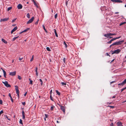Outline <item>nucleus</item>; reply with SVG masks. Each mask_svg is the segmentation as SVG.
Wrapping results in <instances>:
<instances>
[{
	"mask_svg": "<svg viewBox=\"0 0 126 126\" xmlns=\"http://www.w3.org/2000/svg\"><path fill=\"white\" fill-rule=\"evenodd\" d=\"M19 123L20 124L23 125V123L22 120L21 119H20L19 121Z\"/></svg>",
	"mask_w": 126,
	"mask_h": 126,
	"instance_id": "7c9ffc66",
	"label": "nucleus"
},
{
	"mask_svg": "<svg viewBox=\"0 0 126 126\" xmlns=\"http://www.w3.org/2000/svg\"><path fill=\"white\" fill-rule=\"evenodd\" d=\"M1 69L3 71V73L4 76L5 78H6V72L5 71V70H4L3 69H2V68H1Z\"/></svg>",
	"mask_w": 126,
	"mask_h": 126,
	"instance_id": "9d476101",
	"label": "nucleus"
},
{
	"mask_svg": "<svg viewBox=\"0 0 126 126\" xmlns=\"http://www.w3.org/2000/svg\"><path fill=\"white\" fill-rule=\"evenodd\" d=\"M37 69H38V68L37 67H35V71H37Z\"/></svg>",
	"mask_w": 126,
	"mask_h": 126,
	"instance_id": "680f3d73",
	"label": "nucleus"
},
{
	"mask_svg": "<svg viewBox=\"0 0 126 126\" xmlns=\"http://www.w3.org/2000/svg\"><path fill=\"white\" fill-rule=\"evenodd\" d=\"M34 18V17L32 16L31 19H30L29 21L27 22V24H28L31 23L33 21Z\"/></svg>",
	"mask_w": 126,
	"mask_h": 126,
	"instance_id": "7ed1b4c3",
	"label": "nucleus"
},
{
	"mask_svg": "<svg viewBox=\"0 0 126 126\" xmlns=\"http://www.w3.org/2000/svg\"><path fill=\"white\" fill-rule=\"evenodd\" d=\"M39 80L40 81V82H41V85L42 86L43 84V82L42 80V79H39Z\"/></svg>",
	"mask_w": 126,
	"mask_h": 126,
	"instance_id": "4be33fe9",
	"label": "nucleus"
},
{
	"mask_svg": "<svg viewBox=\"0 0 126 126\" xmlns=\"http://www.w3.org/2000/svg\"><path fill=\"white\" fill-rule=\"evenodd\" d=\"M27 16L28 18H30V15L29 13H28L27 14Z\"/></svg>",
	"mask_w": 126,
	"mask_h": 126,
	"instance_id": "b1692460",
	"label": "nucleus"
},
{
	"mask_svg": "<svg viewBox=\"0 0 126 126\" xmlns=\"http://www.w3.org/2000/svg\"><path fill=\"white\" fill-rule=\"evenodd\" d=\"M55 107V106H53L52 105L51 107L50 108V110H53L54 109V108Z\"/></svg>",
	"mask_w": 126,
	"mask_h": 126,
	"instance_id": "aec40b11",
	"label": "nucleus"
},
{
	"mask_svg": "<svg viewBox=\"0 0 126 126\" xmlns=\"http://www.w3.org/2000/svg\"><path fill=\"white\" fill-rule=\"evenodd\" d=\"M17 94V95L18 98H19V94Z\"/></svg>",
	"mask_w": 126,
	"mask_h": 126,
	"instance_id": "0e129e2a",
	"label": "nucleus"
},
{
	"mask_svg": "<svg viewBox=\"0 0 126 126\" xmlns=\"http://www.w3.org/2000/svg\"><path fill=\"white\" fill-rule=\"evenodd\" d=\"M121 37V36H119L118 37H117L116 38V39H118L120 38Z\"/></svg>",
	"mask_w": 126,
	"mask_h": 126,
	"instance_id": "052dcab7",
	"label": "nucleus"
},
{
	"mask_svg": "<svg viewBox=\"0 0 126 126\" xmlns=\"http://www.w3.org/2000/svg\"><path fill=\"white\" fill-rule=\"evenodd\" d=\"M124 40H121L119 41L118 42H116L117 45L121 44L123 42H124Z\"/></svg>",
	"mask_w": 126,
	"mask_h": 126,
	"instance_id": "0eeeda50",
	"label": "nucleus"
},
{
	"mask_svg": "<svg viewBox=\"0 0 126 126\" xmlns=\"http://www.w3.org/2000/svg\"><path fill=\"white\" fill-rule=\"evenodd\" d=\"M124 83H123V82H122L120 83H119L118 84V85H124Z\"/></svg>",
	"mask_w": 126,
	"mask_h": 126,
	"instance_id": "a878e982",
	"label": "nucleus"
},
{
	"mask_svg": "<svg viewBox=\"0 0 126 126\" xmlns=\"http://www.w3.org/2000/svg\"><path fill=\"white\" fill-rule=\"evenodd\" d=\"M112 41L111 40L109 42H107V43L108 44H110L111 42Z\"/></svg>",
	"mask_w": 126,
	"mask_h": 126,
	"instance_id": "c03bdc74",
	"label": "nucleus"
},
{
	"mask_svg": "<svg viewBox=\"0 0 126 126\" xmlns=\"http://www.w3.org/2000/svg\"><path fill=\"white\" fill-rule=\"evenodd\" d=\"M9 19L8 18H4L3 19H1L0 20V21H5L8 20Z\"/></svg>",
	"mask_w": 126,
	"mask_h": 126,
	"instance_id": "423d86ee",
	"label": "nucleus"
},
{
	"mask_svg": "<svg viewBox=\"0 0 126 126\" xmlns=\"http://www.w3.org/2000/svg\"><path fill=\"white\" fill-rule=\"evenodd\" d=\"M16 94H18L19 93V90H16Z\"/></svg>",
	"mask_w": 126,
	"mask_h": 126,
	"instance_id": "37998d69",
	"label": "nucleus"
},
{
	"mask_svg": "<svg viewBox=\"0 0 126 126\" xmlns=\"http://www.w3.org/2000/svg\"><path fill=\"white\" fill-rule=\"evenodd\" d=\"M25 115H22V119H25Z\"/></svg>",
	"mask_w": 126,
	"mask_h": 126,
	"instance_id": "3c124183",
	"label": "nucleus"
},
{
	"mask_svg": "<svg viewBox=\"0 0 126 126\" xmlns=\"http://www.w3.org/2000/svg\"><path fill=\"white\" fill-rule=\"evenodd\" d=\"M104 36L108 38L109 36V33L107 34H105L104 35Z\"/></svg>",
	"mask_w": 126,
	"mask_h": 126,
	"instance_id": "dca6fc26",
	"label": "nucleus"
},
{
	"mask_svg": "<svg viewBox=\"0 0 126 126\" xmlns=\"http://www.w3.org/2000/svg\"><path fill=\"white\" fill-rule=\"evenodd\" d=\"M61 83L62 85L64 86L66 85V83L64 82H61Z\"/></svg>",
	"mask_w": 126,
	"mask_h": 126,
	"instance_id": "393cba45",
	"label": "nucleus"
},
{
	"mask_svg": "<svg viewBox=\"0 0 126 126\" xmlns=\"http://www.w3.org/2000/svg\"><path fill=\"white\" fill-rule=\"evenodd\" d=\"M2 102H3L0 99V104H2Z\"/></svg>",
	"mask_w": 126,
	"mask_h": 126,
	"instance_id": "a19ab883",
	"label": "nucleus"
},
{
	"mask_svg": "<svg viewBox=\"0 0 126 126\" xmlns=\"http://www.w3.org/2000/svg\"><path fill=\"white\" fill-rule=\"evenodd\" d=\"M116 35V34L114 33V34H112L111 33H109V36H112V35Z\"/></svg>",
	"mask_w": 126,
	"mask_h": 126,
	"instance_id": "c85d7f7f",
	"label": "nucleus"
},
{
	"mask_svg": "<svg viewBox=\"0 0 126 126\" xmlns=\"http://www.w3.org/2000/svg\"><path fill=\"white\" fill-rule=\"evenodd\" d=\"M30 28H27V29H26L25 30H24L23 31H22V32H20L19 33L20 34H21V33H23V32H26L28 30H30Z\"/></svg>",
	"mask_w": 126,
	"mask_h": 126,
	"instance_id": "9b49d317",
	"label": "nucleus"
},
{
	"mask_svg": "<svg viewBox=\"0 0 126 126\" xmlns=\"http://www.w3.org/2000/svg\"><path fill=\"white\" fill-rule=\"evenodd\" d=\"M18 78L19 80H21L22 79L21 77L19 76H18Z\"/></svg>",
	"mask_w": 126,
	"mask_h": 126,
	"instance_id": "72a5a7b5",
	"label": "nucleus"
},
{
	"mask_svg": "<svg viewBox=\"0 0 126 126\" xmlns=\"http://www.w3.org/2000/svg\"><path fill=\"white\" fill-rule=\"evenodd\" d=\"M30 84H32V81L31 80H30Z\"/></svg>",
	"mask_w": 126,
	"mask_h": 126,
	"instance_id": "49530a36",
	"label": "nucleus"
},
{
	"mask_svg": "<svg viewBox=\"0 0 126 126\" xmlns=\"http://www.w3.org/2000/svg\"><path fill=\"white\" fill-rule=\"evenodd\" d=\"M52 90H50V95H51V94H52Z\"/></svg>",
	"mask_w": 126,
	"mask_h": 126,
	"instance_id": "6e6d98bb",
	"label": "nucleus"
},
{
	"mask_svg": "<svg viewBox=\"0 0 126 126\" xmlns=\"http://www.w3.org/2000/svg\"><path fill=\"white\" fill-rule=\"evenodd\" d=\"M56 92L57 94L58 95H60V93L58 92L57 90H56Z\"/></svg>",
	"mask_w": 126,
	"mask_h": 126,
	"instance_id": "6ab92c4d",
	"label": "nucleus"
},
{
	"mask_svg": "<svg viewBox=\"0 0 126 126\" xmlns=\"http://www.w3.org/2000/svg\"><path fill=\"white\" fill-rule=\"evenodd\" d=\"M35 71L36 72V75L37 77L38 76V73L37 72V71Z\"/></svg>",
	"mask_w": 126,
	"mask_h": 126,
	"instance_id": "4c0bfd02",
	"label": "nucleus"
},
{
	"mask_svg": "<svg viewBox=\"0 0 126 126\" xmlns=\"http://www.w3.org/2000/svg\"><path fill=\"white\" fill-rule=\"evenodd\" d=\"M50 98L51 100H52L53 101V100L52 98V97L51 95H50Z\"/></svg>",
	"mask_w": 126,
	"mask_h": 126,
	"instance_id": "473e14b6",
	"label": "nucleus"
},
{
	"mask_svg": "<svg viewBox=\"0 0 126 126\" xmlns=\"http://www.w3.org/2000/svg\"><path fill=\"white\" fill-rule=\"evenodd\" d=\"M16 18L15 19H13L12 21V22H15V20H16Z\"/></svg>",
	"mask_w": 126,
	"mask_h": 126,
	"instance_id": "603ef678",
	"label": "nucleus"
},
{
	"mask_svg": "<svg viewBox=\"0 0 126 126\" xmlns=\"http://www.w3.org/2000/svg\"><path fill=\"white\" fill-rule=\"evenodd\" d=\"M115 82V81H111V82H110V84H111Z\"/></svg>",
	"mask_w": 126,
	"mask_h": 126,
	"instance_id": "4d7b16f0",
	"label": "nucleus"
},
{
	"mask_svg": "<svg viewBox=\"0 0 126 126\" xmlns=\"http://www.w3.org/2000/svg\"><path fill=\"white\" fill-rule=\"evenodd\" d=\"M46 118H47L48 117V115L46 114H45V115Z\"/></svg>",
	"mask_w": 126,
	"mask_h": 126,
	"instance_id": "5fc2aeb1",
	"label": "nucleus"
},
{
	"mask_svg": "<svg viewBox=\"0 0 126 126\" xmlns=\"http://www.w3.org/2000/svg\"><path fill=\"white\" fill-rule=\"evenodd\" d=\"M16 72L14 71L12 72H10L9 73V75L12 76L15 75L16 74Z\"/></svg>",
	"mask_w": 126,
	"mask_h": 126,
	"instance_id": "6e6552de",
	"label": "nucleus"
},
{
	"mask_svg": "<svg viewBox=\"0 0 126 126\" xmlns=\"http://www.w3.org/2000/svg\"><path fill=\"white\" fill-rule=\"evenodd\" d=\"M54 33H55L56 36V37H58V34L56 32V29H54Z\"/></svg>",
	"mask_w": 126,
	"mask_h": 126,
	"instance_id": "2eb2a0df",
	"label": "nucleus"
},
{
	"mask_svg": "<svg viewBox=\"0 0 126 126\" xmlns=\"http://www.w3.org/2000/svg\"><path fill=\"white\" fill-rule=\"evenodd\" d=\"M117 126H122V123L120 122H118L117 123Z\"/></svg>",
	"mask_w": 126,
	"mask_h": 126,
	"instance_id": "ddd939ff",
	"label": "nucleus"
},
{
	"mask_svg": "<svg viewBox=\"0 0 126 126\" xmlns=\"http://www.w3.org/2000/svg\"><path fill=\"white\" fill-rule=\"evenodd\" d=\"M110 126H113V123H112L111 124H110Z\"/></svg>",
	"mask_w": 126,
	"mask_h": 126,
	"instance_id": "13d9d810",
	"label": "nucleus"
},
{
	"mask_svg": "<svg viewBox=\"0 0 126 126\" xmlns=\"http://www.w3.org/2000/svg\"><path fill=\"white\" fill-rule=\"evenodd\" d=\"M17 29V27H14L12 30H13V31L14 32L15 31H16Z\"/></svg>",
	"mask_w": 126,
	"mask_h": 126,
	"instance_id": "f3484780",
	"label": "nucleus"
},
{
	"mask_svg": "<svg viewBox=\"0 0 126 126\" xmlns=\"http://www.w3.org/2000/svg\"><path fill=\"white\" fill-rule=\"evenodd\" d=\"M109 107L111 108H114V106H110Z\"/></svg>",
	"mask_w": 126,
	"mask_h": 126,
	"instance_id": "8fccbe9b",
	"label": "nucleus"
},
{
	"mask_svg": "<svg viewBox=\"0 0 126 126\" xmlns=\"http://www.w3.org/2000/svg\"><path fill=\"white\" fill-rule=\"evenodd\" d=\"M111 1L117 3H122L123 2L122 1L120 0H111Z\"/></svg>",
	"mask_w": 126,
	"mask_h": 126,
	"instance_id": "39448f33",
	"label": "nucleus"
},
{
	"mask_svg": "<svg viewBox=\"0 0 126 126\" xmlns=\"http://www.w3.org/2000/svg\"><path fill=\"white\" fill-rule=\"evenodd\" d=\"M9 96L10 97L11 99V101L12 102H13L14 101L13 99L12 98L10 93H9L8 94Z\"/></svg>",
	"mask_w": 126,
	"mask_h": 126,
	"instance_id": "f8f14e48",
	"label": "nucleus"
},
{
	"mask_svg": "<svg viewBox=\"0 0 126 126\" xmlns=\"http://www.w3.org/2000/svg\"><path fill=\"white\" fill-rule=\"evenodd\" d=\"M33 3L34 5H35L37 7L38 6L37 4L36 3L35 1H33Z\"/></svg>",
	"mask_w": 126,
	"mask_h": 126,
	"instance_id": "c756f323",
	"label": "nucleus"
},
{
	"mask_svg": "<svg viewBox=\"0 0 126 126\" xmlns=\"http://www.w3.org/2000/svg\"><path fill=\"white\" fill-rule=\"evenodd\" d=\"M126 23V22H122L119 25L120 26H121L123 24H124Z\"/></svg>",
	"mask_w": 126,
	"mask_h": 126,
	"instance_id": "a211bd4d",
	"label": "nucleus"
},
{
	"mask_svg": "<svg viewBox=\"0 0 126 126\" xmlns=\"http://www.w3.org/2000/svg\"><path fill=\"white\" fill-rule=\"evenodd\" d=\"M27 92H26V93L24 94V96H25L27 94Z\"/></svg>",
	"mask_w": 126,
	"mask_h": 126,
	"instance_id": "e2e57ef3",
	"label": "nucleus"
},
{
	"mask_svg": "<svg viewBox=\"0 0 126 126\" xmlns=\"http://www.w3.org/2000/svg\"><path fill=\"white\" fill-rule=\"evenodd\" d=\"M58 16V15L57 14H56L54 16V17L55 19H56Z\"/></svg>",
	"mask_w": 126,
	"mask_h": 126,
	"instance_id": "f704fd0d",
	"label": "nucleus"
},
{
	"mask_svg": "<svg viewBox=\"0 0 126 126\" xmlns=\"http://www.w3.org/2000/svg\"><path fill=\"white\" fill-rule=\"evenodd\" d=\"M2 83H3L7 87H10L11 86L10 84H8V82L6 81L5 82L2 81Z\"/></svg>",
	"mask_w": 126,
	"mask_h": 126,
	"instance_id": "f03ea898",
	"label": "nucleus"
},
{
	"mask_svg": "<svg viewBox=\"0 0 126 126\" xmlns=\"http://www.w3.org/2000/svg\"><path fill=\"white\" fill-rule=\"evenodd\" d=\"M22 6L21 4H19L17 6V8L18 9H20L22 8Z\"/></svg>",
	"mask_w": 126,
	"mask_h": 126,
	"instance_id": "1a4fd4ad",
	"label": "nucleus"
},
{
	"mask_svg": "<svg viewBox=\"0 0 126 126\" xmlns=\"http://www.w3.org/2000/svg\"><path fill=\"white\" fill-rule=\"evenodd\" d=\"M6 118H7V119L9 120V121H10V118H8V117L6 116Z\"/></svg>",
	"mask_w": 126,
	"mask_h": 126,
	"instance_id": "69168bd1",
	"label": "nucleus"
},
{
	"mask_svg": "<svg viewBox=\"0 0 126 126\" xmlns=\"http://www.w3.org/2000/svg\"><path fill=\"white\" fill-rule=\"evenodd\" d=\"M22 104L24 106H25V102H22Z\"/></svg>",
	"mask_w": 126,
	"mask_h": 126,
	"instance_id": "864d4df0",
	"label": "nucleus"
},
{
	"mask_svg": "<svg viewBox=\"0 0 126 126\" xmlns=\"http://www.w3.org/2000/svg\"><path fill=\"white\" fill-rule=\"evenodd\" d=\"M123 83H124V84H125L126 83V79L123 81Z\"/></svg>",
	"mask_w": 126,
	"mask_h": 126,
	"instance_id": "ea45409f",
	"label": "nucleus"
},
{
	"mask_svg": "<svg viewBox=\"0 0 126 126\" xmlns=\"http://www.w3.org/2000/svg\"><path fill=\"white\" fill-rule=\"evenodd\" d=\"M22 115H25V112L23 110H22Z\"/></svg>",
	"mask_w": 126,
	"mask_h": 126,
	"instance_id": "79ce46f5",
	"label": "nucleus"
},
{
	"mask_svg": "<svg viewBox=\"0 0 126 126\" xmlns=\"http://www.w3.org/2000/svg\"><path fill=\"white\" fill-rule=\"evenodd\" d=\"M12 7H9L7 9V11H9L11 9H12Z\"/></svg>",
	"mask_w": 126,
	"mask_h": 126,
	"instance_id": "2f4dec72",
	"label": "nucleus"
},
{
	"mask_svg": "<svg viewBox=\"0 0 126 126\" xmlns=\"http://www.w3.org/2000/svg\"><path fill=\"white\" fill-rule=\"evenodd\" d=\"M65 58H64L63 59V61L64 63H65Z\"/></svg>",
	"mask_w": 126,
	"mask_h": 126,
	"instance_id": "de8ad7c7",
	"label": "nucleus"
},
{
	"mask_svg": "<svg viewBox=\"0 0 126 126\" xmlns=\"http://www.w3.org/2000/svg\"><path fill=\"white\" fill-rule=\"evenodd\" d=\"M18 36L16 37H14L13 39V41H14L16 39H17V38H18Z\"/></svg>",
	"mask_w": 126,
	"mask_h": 126,
	"instance_id": "5701e85b",
	"label": "nucleus"
},
{
	"mask_svg": "<svg viewBox=\"0 0 126 126\" xmlns=\"http://www.w3.org/2000/svg\"><path fill=\"white\" fill-rule=\"evenodd\" d=\"M38 21H39V20L38 19L36 22H35V25L37 24H38Z\"/></svg>",
	"mask_w": 126,
	"mask_h": 126,
	"instance_id": "a18cd8bd",
	"label": "nucleus"
},
{
	"mask_svg": "<svg viewBox=\"0 0 126 126\" xmlns=\"http://www.w3.org/2000/svg\"><path fill=\"white\" fill-rule=\"evenodd\" d=\"M42 27H43V29H44V30H45V31L46 32H47V31H46V28H45V26L44 25H42Z\"/></svg>",
	"mask_w": 126,
	"mask_h": 126,
	"instance_id": "bb28decb",
	"label": "nucleus"
},
{
	"mask_svg": "<svg viewBox=\"0 0 126 126\" xmlns=\"http://www.w3.org/2000/svg\"><path fill=\"white\" fill-rule=\"evenodd\" d=\"M121 51V50L119 49H118L114 51H111L112 52L111 54H118Z\"/></svg>",
	"mask_w": 126,
	"mask_h": 126,
	"instance_id": "f257e3e1",
	"label": "nucleus"
},
{
	"mask_svg": "<svg viewBox=\"0 0 126 126\" xmlns=\"http://www.w3.org/2000/svg\"><path fill=\"white\" fill-rule=\"evenodd\" d=\"M1 41L5 44H7V42L3 39H1Z\"/></svg>",
	"mask_w": 126,
	"mask_h": 126,
	"instance_id": "4468645a",
	"label": "nucleus"
},
{
	"mask_svg": "<svg viewBox=\"0 0 126 126\" xmlns=\"http://www.w3.org/2000/svg\"><path fill=\"white\" fill-rule=\"evenodd\" d=\"M65 46V47L66 48L67 47V45L65 41L63 42Z\"/></svg>",
	"mask_w": 126,
	"mask_h": 126,
	"instance_id": "412c9836",
	"label": "nucleus"
},
{
	"mask_svg": "<svg viewBox=\"0 0 126 126\" xmlns=\"http://www.w3.org/2000/svg\"><path fill=\"white\" fill-rule=\"evenodd\" d=\"M126 89V87L124 88H123V89H121V92H122L124 90H125Z\"/></svg>",
	"mask_w": 126,
	"mask_h": 126,
	"instance_id": "e433bc0d",
	"label": "nucleus"
},
{
	"mask_svg": "<svg viewBox=\"0 0 126 126\" xmlns=\"http://www.w3.org/2000/svg\"><path fill=\"white\" fill-rule=\"evenodd\" d=\"M116 96H114L112 97V98H114Z\"/></svg>",
	"mask_w": 126,
	"mask_h": 126,
	"instance_id": "774afa93",
	"label": "nucleus"
},
{
	"mask_svg": "<svg viewBox=\"0 0 126 126\" xmlns=\"http://www.w3.org/2000/svg\"><path fill=\"white\" fill-rule=\"evenodd\" d=\"M33 55L32 56V58H31V60H30V61L31 62H32V61H33Z\"/></svg>",
	"mask_w": 126,
	"mask_h": 126,
	"instance_id": "58836bf2",
	"label": "nucleus"
},
{
	"mask_svg": "<svg viewBox=\"0 0 126 126\" xmlns=\"http://www.w3.org/2000/svg\"><path fill=\"white\" fill-rule=\"evenodd\" d=\"M59 106L60 107L61 110L64 113H65V109L64 107L61 105H59Z\"/></svg>",
	"mask_w": 126,
	"mask_h": 126,
	"instance_id": "20e7f679",
	"label": "nucleus"
},
{
	"mask_svg": "<svg viewBox=\"0 0 126 126\" xmlns=\"http://www.w3.org/2000/svg\"><path fill=\"white\" fill-rule=\"evenodd\" d=\"M46 49H47V50L48 51H51V50L48 47H46Z\"/></svg>",
	"mask_w": 126,
	"mask_h": 126,
	"instance_id": "cd10ccee",
	"label": "nucleus"
},
{
	"mask_svg": "<svg viewBox=\"0 0 126 126\" xmlns=\"http://www.w3.org/2000/svg\"><path fill=\"white\" fill-rule=\"evenodd\" d=\"M23 58H19V60L20 61H21L22 59Z\"/></svg>",
	"mask_w": 126,
	"mask_h": 126,
	"instance_id": "bf43d9fd",
	"label": "nucleus"
},
{
	"mask_svg": "<svg viewBox=\"0 0 126 126\" xmlns=\"http://www.w3.org/2000/svg\"><path fill=\"white\" fill-rule=\"evenodd\" d=\"M106 54H107V56H110L109 55V54L107 52L106 53Z\"/></svg>",
	"mask_w": 126,
	"mask_h": 126,
	"instance_id": "338daca9",
	"label": "nucleus"
},
{
	"mask_svg": "<svg viewBox=\"0 0 126 126\" xmlns=\"http://www.w3.org/2000/svg\"><path fill=\"white\" fill-rule=\"evenodd\" d=\"M116 39V38H112L111 39V40L113 41L114 40Z\"/></svg>",
	"mask_w": 126,
	"mask_h": 126,
	"instance_id": "09e8293b",
	"label": "nucleus"
},
{
	"mask_svg": "<svg viewBox=\"0 0 126 126\" xmlns=\"http://www.w3.org/2000/svg\"><path fill=\"white\" fill-rule=\"evenodd\" d=\"M112 45H113V46L115 45H117V43L116 42H115V43L112 44Z\"/></svg>",
	"mask_w": 126,
	"mask_h": 126,
	"instance_id": "c9c22d12",
	"label": "nucleus"
}]
</instances>
